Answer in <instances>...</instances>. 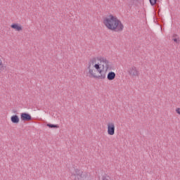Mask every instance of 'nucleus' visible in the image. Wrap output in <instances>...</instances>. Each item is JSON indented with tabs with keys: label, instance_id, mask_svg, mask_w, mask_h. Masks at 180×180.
Here are the masks:
<instances>
[{
	"label": "nucleus",
	"instance_id": "1",
	"mask_svg": "<svg viewBox=\"0 0 180 180\" xmlns=\"http://www.w3.org/2000/svg\"><path fill=\"white\" fill-rule=\"evenodd\" d=\"M97 60L100 61V63H96L94 66H91L90 64L88 66L89 77L97 79H105L108 70H112L110 62L105 58H97Z\"/></svg>",
	"mask_w": 180,
	"mask_h": 180
},
{
	"label": "nucleus",
	"instance_id": "2",
	"mask_svg": "<svg viewBox=\"0 0 180 180\" xmlns=\"http://www.w3.org/2000/svg\"><path fill=\"white\" fill-rule=\"evenodd\" d=\"M105 26L109 30L115 32H122L124 29V26L117 18L113 15H110L108 18H105L103 20Z\"/></svg>",
	"mask_w": 180,
	"mask_h": 180
},
{
	"label": "nucleus",
	"instance_id": "3",
	"mask_svg": "<svg viewBox=\"0 0 180 180\" xmlns=\"http://www.w3.org/2000/svg\"><path fill=\"white\" fill-rule=\"evenodd\" d=\"M71 178L74 180H88L89 179V174L79 169H75V173L72 174Z\"/></svg>",
	"mask_w": 180,
	"mask_h": 180
},
{
	"label": "nucleus",
	"instance_id": "4",
	"mask_svg": "<svg viewBox=\"0 0 180 180\" xmlns=\"http://www.w3.org/2000/svg\"><path fill=\"white\" fill-rule=\"evenodd\" d=\"M20 119L22 122H30V120H32V115L27 112H22L20 114Z\"/></svg>",
	"mask_w": 180,
	"mask_h": 180
},
{
	"label": "nucleus",
	"instance_id": "5",
	"mask_svg": "<svg viewBox=\"0 0 180 180\" xmlns=\"http://www.w3.org/2000/svg\"><path fill=\"white\" fill-rule=\"evenodd\" d=\"M108 134L113 136L115 134V123L110 122L108 124Z\"/></svg>",
	"mask_w": 180,
	"mask_h": 180
},
{
	"label": "nucleus",
	"instance_id": "6",
	"mask_svg": "<svg viewBox=\"0 0 180 180\" xmlns=\"http://www.w3.org/2000/svg\"><path fill=\"white\" fill-rule=\"evenodd\" d=\"M11 29H14L16 32H22L23 30V27L20 25V24L13 23L11 25Z\"/></svg>",
	"mask_w": 180,
	"mask_h": 180
},
{
	"label": "nucleus",
	"instance_id": "7",
	"mask_svg": "<svg viewBox=\"0 0 180 180\" xmlns=\"http://www.w3.org/2000/svg\"><path fill=\"white\" fill-rule=\"evenodd\" d=\"M128 72L129 75H132L133 77H137V75H139V71H137L136 67L131 68Z\"/></svg>",
	"mask_w": 180,
	"mask_h": 180
},
{
	"label": "nucleus",
	"instance_id": "8",
	"mask_svg": "<svg viewBox=\"0 0 180 180\" xmlns=\"http://www.w3.org/2000/svg\"><path fill=\"white\" fill-rule=\"evenodd\" d=\"M107 78L108 81H113V79L116 78V73L114 72H109L107 75Z\"/></svg>",
	"mask_w": 180,
	"mask_h": 180
},
{
	"label": "nucleus",
	"instance_id": "9",
	"mask_svg": "<svg viewBox=\"0 0 180 180\" xmlns=\"http://www.w3.org/2000/svg\"><path fill=\"white\" fill-rule=\"evenodd\" d=\"M11 120L12 123H14V124H18L20 120L19 119V117L17 115H15L11 116Z\"/></svg>",
	"mask_w": 180,
	"mask_h": 180
},
{
	"label": "nucleus",
	"instance_id": "10",
	"mask_svg": "<svg viewBox=\"0 0 180 180\" xmlns=\"http://www.w3.org/2000/svg\"><path fill=\"white\" fill-rule=\"evenodd\" d=\"M6 70V65L5 64H3L2 60L0 58V72H2V71H5Z\"/></svg>",
	"mask_w": 180,
	"mask_h": 180
},
{
	"label": "nucleus",
	"instance_id": "11",
	"mask_svg": "<svg viewBox=\"0 0 180 180\" xmlns=\"http://www.w3.org/2000/svg\"><path fill=\"white\" fill-rule=\"evenodd\" d=\"M47 127H49V129H58L60 126L58 124H46Z\"/></svg>",
	"mask_w": 180,
	"mask_h": 180
},
{
	"label": "nucleus",
	"instance_id": "12",
	"mask_svg": "<svg viewBox=\"0 0 180 180\" xmlns=\"http://www.w3.org/2000/svg\"><path fill=\"white\" fill-rule=\"evenodd\" d=\"M96 64V58H93L89 62V65H91V67H94Z\"/></svg>",
	"mask_w": 180,
	"mask_h": 180
},
{
	"label": "nucleus",
	"instance_id": "13",
	"mask_svg": "<svg viewBox=\"0 0 180 180\" xmlns=\"http://www.w3.org/2000/svg\"><path fill=\"white\" fill-rule=\"evenodd\" d=\"M172 40H173V41H174V43H179V41H180L179 38H178V35L176 34H174L173 35Z\"/></svg>",
	"mask_w": 180,
	"mask_h": 180
},
{
	"label": "nucleus",
	"instance_id": "14",
	"mask_svg": "<svg viewBox=\"0 0 180 180\" xmlns=\"http://www.w3.org/2000/svg\"><path fill=\"white\" fill-rule=\"evenodd\" d=\"M149 2L152 6H154L157 4V0H149Z\"/></svg>",
	"mask_w": 180,
	"mask_h": 180
},
{
	"label": "nucleus",
	"instance_id": "15",
	"mask_svg": "<svg viewBox=\"0 0 180 180\" xmlns=\"http://www.w3.org/2000/svg\"><path fill=\"white\" fill-rule=\"evenodd\" d=\"M176 112L178 114V115H180V108H177L176 109Z\"/></svg>",
	"mask_w": 180,
	"mask_h": 180
},
{
	"label": "nucleus",
	"instance_id": "16",
	"mask_svg": "<svg viewBox=\"0 0 180 180\" xmlns=\"http://www.w3.org/2000/svg\"><path fill=\"white\" fill-rule=\"evenodd\" d=\"M131 4H134V1H137L139 0H129Z\"/></svg>",
	"mask_w": 180,
	"mask_h": 180
},
{
	"label": "nucleus",
	"instance_id": "17",
	"mask_svg": "<svg viewBox=\"0 0 180 180\" xmlns=\"http://www.w3.org/2000/svg\"><path fill=\"white\" fill-rule=\"evenodd\" d=\"M16 112H17L16 110H13V113H16Z\"/></svg>",
	"mask_w": 180,
	"mask_h": 180
}]
</instances>
